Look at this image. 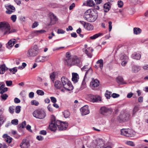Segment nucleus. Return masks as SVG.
<instances>
[{"mask_svg":"<svg viewBox=\"0 0 148 148\" xmlns=\"http://www.w3.org/2000/svg\"><path fill=\"white\" fill-rule=\"evenodd\" d=\"M85 19L90 22H94L97 18L98 13L97 12L93 10L89 9L85 13Z\"/></svg>","mask_w":148,"mask_h":148,"instance_id":"nucleus-1","label":"nucleus"},{"mask_svg":"<svg viewBox=\"0 0 148 148\" xmlns=\"http://www.w3.org/2000/svg\"><path fill=\"white\" fill-rule=\"evenodd\" d=\"M61 80L64 90L70 91L73 89V87L71 82L66 77H62L61 78Z\"/></svg>","mask_w":148,"mask_h":148,"instance_id":"nucleus-2","label":"nucleus"},{"mask_svg":"<svg viewBox=\"0 0 148 148\" xmlns=\"http://www.w3.org/2000/svg\"><path fill=\"white\" fill-rule=\"evenodd\" d=\"M10 27L9 24L5 21L0 22V31L4 32V34L10 33Z\"/></svg>","mask_w":148,"mask_h":148,"instance_id":"nucleus-3","label":"nucleus"},{"mask_svg":"<svg viewBox=\"0 0 148 148\" xmlns=\"http://www.w3.org/2000/svg\"><path fill=\"white\" fill-rule=\"evenodd\" d=\"M34 117L37 119H43L46 116V113L42 110H37L34 111L33 113Z\"/></svg>","mask_w":148,"mask_h":148,"instance_id":"nucleus-4","label":"nucleus"},{"mask_svg":"<svg viewBox=\"0 0 148 148\" xmlns=\"http://www.w3.org/2000/svg\"><path fill=\"white\" fill-rule=\"evenodd\" d=\"M38 49L36 45L30 48L27 51V56L28 57H32L36 56L38 53Z\"/></svg>","mask_w":148,"mask_h":148,"instance_id":"nucleus-5","label":"nucleus"},{"mask_svg":"<svg viewBox=\"0 0 148 148\" xmlns=\"http://www.w3.org/2000/svg\"><path fill=\"white\" fill-rule=\"evenodd\" d=\"M121 134L127 137H132L134 134V131L130 129H122L121 130Z\"/></svg>","mask_w":148,"mask_h":148,"instance_id":"nucleus-6","label":"nucleus"},{"mask_svg":"<svg viewBox=\"0 0 148 148\" xmlns=\"http://www.w3.org/2000/svg\"><path fill=\"white\" fill-rule=\"evenodd\" d=\"M104 144L103 141L102 139L98 138L94 141L92 143V145L94 148H100L103 146Z\"/></svg>","mask_w":148,"mask_h":148,"instance_id":"nucleus-7","label":"nucleus"},{"mask_svg":"<svg viewBox=\"0 0 148 148\" xmlns=\"http://www.w3.org/2000/svg\"><path fill=\"white\" fill-rule=\"evenodd\" d=\"M99 85V82L97 79L92 78L90 83V87L93 90H96Z\"/></svg>","mask_w":148,"mask_h":148,"instance_id":"nucleus-8","label":"nucleus"},{"mask_svg":"<svg viewBox=\"0 0 148 148\" xmlns=\"http://www.w3.org/2000/svg\"><path fill=\"white\" fill-rule=\"evenodd\" d=\"M54 85L55 88L57 89L60 90V91L62 92L65 91L64 89L63 88V86L61 82L59 80H56L55 82Z\"/></svg>","mask_w":148,"mask_h":148,"instance_id":"nucleus-9","label":"nucleus"},{"mask_svg":"<svg viewBox=\"0 0 148 148\" xmlns=\"http://www.w3.org/2000/svg\"><path fill=\"white\" fill-rule=\"evenodd\" d=\"M88 99L90 101L93 103L98 102L99 101H101L99 96H96L92 95H90L89 96Z\"/></svg>","mask_w":148,"mask_h":148,"instance_id":"nucleus-10","label":"nucleus"},{"mask_svg":"<svg viewBox=\"0 0 148 148\" xmlns=\"http://www.w3.org/2000/svg\"><path fill=\"white\" fill-rule=\"evenodd\" d=\"M29 146V142L26 139H23L20 145L21 148H28Z\"/></svg>","mask_w":148,"mask_h":148,"instance_id":"nucleus-11","label":"nucleus"},{"mask_svg":"<svg viewBox=\"0 0 148 148\" xmlns=\"http://www.w3.org/2000/svg\"><path fill=\"white\" fill-rule=\"evenodd\" d=\"M49 59V57L39 56L37 57L35 61L36 62H44L47 60Z\"/></svg>","mask_w":148,"mask_h":148,"instance_id":"nucleus-12","label":"nucleus"},{"mask_svg":"<svg viewBox=\"0 0 148 148\" xmlns=\"http://www.w3.org/2000/svg\"><path fill=\"white\" fill-rule=\"evenodd\" d=\"M80 111L82 115H85L89 113L88 106L86 105L80 109Z\"/></svg>","mask_w":148,"mask_h":148,"instance_id":"nucleus-13","label":"nucleus"},{"mask_svg":"<svg viewBox=\"0 0 148 148\" xmlns=\"http://www.w3.org/2000/svg\"><path fill=\"white\" fill-rule=\"evenodd\" d=\"M112 112V109L111 108H107L105 107H101L100 110V113L103 115H106V114Z\"/></svg>","mask_w":148,"mask_h":148,"instance_id":"nucleus-14","label":"nucleus"},{"mask_svg":"<svg viewBox=\"0 0 148 148\" xmlns=\"http://www.w3.org/2000/svg\"><path fill=\"white\" fill-rule=\"evenodd\" d=\"M129 115L128 114L124 113L121 114L119 116V121L120 122H124L128 119Z\"/></svg>","mask_w":148,"mask_h":148,"instance_id":"nucleus-15","label":"nucleus"},{"mask_svg":"<svg viewBox=\"0 0 148 148\" xmlns=\"http://www.w3.org/2000/svg\"><path fill=\"white\" fill-rule=\"evenodd\" d=\"M50 23L49 25H52L55 24L57 21V18L52 13H50Z\"/></svg>","mask_w":148,"mask_h":148,"instance_id":"nucleus-16","label":"nucleus"},{"mask_svg":"<svg viewBox=\"0 0 148 148\" xmlns=\"http://www.w3.org/2000/svg\"><path fill=\"white\" fill-rule=\"evenodd\" d=\"M120 58L121 60H124L122 62L121 64L122 66H125L127 62L128 59V57L126 55H124L121 56Z\"/></svg>","mask_w":148,"mask_h":148,"instance_id":"nucleus-17","label":"nucleus"},{"mask_svg":"<svg viewBox=\"0 0 148 148\" xmlns=\"http://www.w3.org/2000/svg\"><path fill=\"white\" fill-rule=\"evenodd\" d=\"M68 126V123L66 122H62L60 126L59 127V129L60 130H65Z\"/></svg>","mask_w":148,"mask_h":148,"instance_id":"nucleus-18","label":"nucleus"},{"mask_svg":"<svg viewBox=\"0 0 148 148\" xmlns=\"http://www.w3.org/2000/svg\"><path fill=\"white\" fill-rule=\"evenodd\" d=\"M16 42V41L15 39H11L8 42L7 44V47L8 48H9L8 47H12Z\"/></svg>","mask_w":148,"mask_h":148,"instance_id":"nucleus-19","label":"nucleus"},{"mask_svg":"<svg viewBox=\"0 0 148 148\" xmlns=\"http://www.w3.org/2000/svg\"><path fill=\"white\" fill-rule=\"evenodd\" d=\"M49 128L52 131H55L57 129V126L56 125V123H54L53 121L49 125Z\"/></svg>","mask_w":148,"mask_h":148,"instance_id":"nucleus-20","label":"nucleus"},{"mask_svg":"<svg viewBox=\"0 0 148 148\" xmlns=\"http://www.w3.org/2000/svg\"><path fill=\"white\" fill-rule=\"evenodd\" d=\"M79 78V75L77 73H72V81H73L74 83H76L77 82Z\"/></svg>","mask_w":148,"mask_h":148,"instance_id":"nucleus-21","label":"nucleus"},{"mask_svg":"<svg viewBox=\"0 0 148 148\" xmlns=\"http://www.w3.org/2000/svg\"><path fill=\"white\" fill-rule=\"evenodd\" d=\"M93 51V49L90 48L89 49V50L87 49H85V53L88 57L91 58L92 56V53Z\"/></svg>","mask_w":148,"mask_h":148,"instance_id":"nucleus-22","label":"nucleus"},{"mask_svg":"<svg viewBox=\"0 0 148 148\" xmlns=\"http://www.w3.org/2000/svg\"><path fill=\"white\" fill-rule=\"evenodd\" d=\"M3 137L5 138V141L6 142L9 143H10L11 142L12 140V138L9 136H8L7 134H4L3 135Z\"/></svg>","mask_w":148,"mask_h":148,"instance_id":"nucleus-23","label":"nucleus"},{"mask_svg":"<svg viewBox=\"0 0 148 148\" xmlns=\"http://www.w3.org/2000/svg\"><path fill=\"white\" fill-rule=\"evenodd\" d=\"M141 55L140 53H135L132 54L131 57L133 59L139 60L140 59Z\"/></svg>","mask_w":148,"mask_h":148,"instance_id":"nucleus-24","label":"nucleus"},{"mask_svg":"<svg viewBox=\"0 0 148 148\" xmlns=\"http://www.w3.org/2000/svg\"><path fill=\"white\" fill-rule=\"evenodd\" d=\"M140 67L136 66H133L132 67V72L137 73L140 70Z\"/></svg>","mask_w":148,"mask_h":148,"instance_id":"nucleus-25","label":"nucleus"},{"mask_svg":"<svg viewBox=\"0 0 148 148\" xmlns=\"http://www.w3.org/2000/svg\"><path fill=\"white\" fill-rule=\"evenodd\" d=\"M110 3H108L104 4L103 7L104 11L105 12H107L109 10L110 8Z\"/></svg>","mask_w":148,"mask_h":148,"instance_id":"nucleus-26","label":"nucleus"},{"mask_svg":"<svg viewBox=\"0 0 148 148\" xmlns=\"http://www.w3.org/2000/svg\"><path fill=\"white\" fill-rule=\"evenodd\" d=\"M57 74V73L55 72H53L51 73L50 74V78L53 82H54L56 76V75Z\"/></svg>","mask_w":148,"mask_h":148,"instance_id":"nucleus-27","label":"nucleus"},{"mask_svg":"<svg viewBox=\"0 0 148 148\" xmlns=\"http://www.w3.org/2000/svg\"><path fill=\"white\" fill-rule=\"evenodd\" d=\"M79 62V60L76 57H74L72 58L73 65H75L76 64H78Z\"/></svg>","mask_w":148,"mask_h":148,"instance_id":"nucleus-28","label":"nucleus"},{"mask_svg":"<svg viewBox=\"0 0 148 148\" xmlns=\"http://www.w3.org/2000/svg\"><path fill=\"white\" fill-rule=\"evenodd\" d=\"M116 81L118 83L120 84H123L125 83L124 82L123 78L121 76L118 77L116 78Z\"/></svg>","mask_w":148,"mask_h":148,"instance_id":"nucleus-29","label":"nucleus"},{"mask_svg":"<svg viewBox=\"0 0 148 148\" xmlns=\"http://www.w3.org/2000/svg\"><path fill=\"white\" fill-rule=\"evenodd\" d=\"M103 35V33H99L97 34H96L92 36H91L90 37V39L92 40H94L96 38H97L99 36H102Z\"/></svg>","mask_w":148,"mask_h":148,"instance_id":"nucleus-30","label":"nucleus"},{"mask_svg":"<svg viewBox=\"0 0 148 148\" xmlns=\"http://www.w3.org/2000/svg\"><path fill=\"white\" fill-rule=\"evenodd\" d=\"M65 63L68 66H71L72 64V58L67 59L65 60Z\"/></svg>","mask_w":148,"mask_h":148,"instance_id":"nucleus-31","label":"nucleus"},{"mask_svg":"<svg viewBox=\"0 0 148 148\" xmlns=\"http://www.w3.org/2000/svg\"><path fill=\"white\" fill-rule=\"evenodd\" d=\"M85 28L88 30H91L93 29V26L90 24L87 23Z\"/></svg>","mask_w":148,"mask_h":148,"instance_id":"nucleus-32","label":"nucleus"},{"mask_svg":"<svg viewBox=\"0 0 148 148\" xmlns=\"http://www.w3.org/2000/svg\"><path fill=\"white\" fill-rule=\"evenodd\" d=\"M134 33V34H140L141 32V30L139 28L135 27L133 29Z\"/></svg>","mask_w":148,"mask_h":148,"instance_id":"nucleus-33","label":"nucleus"},{"mask_svg":"<svg viewBox=\"0 0 148 148\" xmlns=\"http://www.w3.org/2000/svg\"><path fill=\"white\" fill-rule=\"evenodd\" d=\"M96 64H99V66L101 69H102L103 66V60L102 59H101L98 60L96 62Z\"/></svg>","mask_w":148,"mask_h":148,"instance_id":"nucleus-34","label":"nucleus"},{"mask_svg":"<svg viewBox=\"0 0 148 148\" xmlns=\"http://www.w3.org/2000/svg\"><path fill=\"white\" fill-rule=\"evenodd\" d=\"M87 5L90 7H92L95 5V3L93 1L91 0L87 1Z\"/></svg>","mask_w":148,"mask_h":148,"instance_id":"nucleus-35","label":"nucleus"},{"mask_svg":"<svg viewBox=\"0 0 148 148\" xmlns=\"http://www.w3.org/2000/svg\"><path fill=\"white\" fill-rule=\"evenodd\" d=\"M6 67L4 65H2L0 68V73L3 74L5 72L6 70Z\"/></svg>","mask_w":148,"mask_h":148,"instance_id":"nucleus-36","label":"nucleus"},{"mask_svg":"<svg viewBox=\"0 0 148 148\" xmlns=\"http://www.w3.org/2000/svg\"><path fill=\"white\" fill-rule=\"evenodd\" d=\"M139 110V107L138 106H135L132 112V115L134 116L135 115L136 112H137Z\"/></svg>","mask_w":148,"mask_h":148,"instance_id":"nucleus-37","label":"nucleus"},{"mask_svg":"<svg viewBox=\"0 0 148 148\" xmlns=\"http://www.w3.org/2000/svg\"><path fill=\"white\" fill-rule=\"evenodd\" d=\"M86 72L85 75L84 76V78H85L86 77V75L87 74H90L92 73V69L91 68V67H90L89 69L87 70L86 71Z\"/></svg>","mask_w":148,"mask_h":148,"instance_id":"nucleus-38","label":"nucleus"},{"mask_svg":"<svg viewBox=\"0 0 148 148\" xmlns=\"http://www.w3.org/2000/svg\"><path fill=\"white\" fill-rule=\"evenodd\" d=\"M64 116L65 118H68L70 115V114L69 112L67 110H65L64 112Z\"/></svg>","mask_w":148,"mask_h":148,"instance_id":"nucleus-39","label":"nucleus"},{"mask_svg":"<svg viewBox=\"0 0 148 148\" xmlns=\"http://www.w3.org/2000/svg\"><path fill=\"white\" fill-rule=\"evenodd\" d=\"M126 143L127 145L132 147H134L135 145L134 143L132 141H127L126 142Z\"/></svg>","mask_w":148,"mask_h":148,"instance_id":"nucleus-40","label":"nucleus"},{"mask_svg":"<svg viewBox=\"0 0 148 148\" xmlns=\"http://www.w3.org/2000/svg\"><path fill=\"white\" fill-rule=\"evenodd\" d=\"M2 95L1 96V97L2 99V100H5L6 99L8 96L6 94H2Z\"/></svg>","mask_w":148,"mask_h":148,"instance_id":"nucleus-41","label":"nucleus"},{"mask_svg":"<svg viewBox=\"0 0 148 148\" xmlns=\"http://www.w3.org/2000/svg\"><path fill=\"white\" fill-rule=\"evenodd\" d=\"M46 31L44 30H40L35 31L34 32V33L36 34H42L45 32Z\"/></svg>","mask_w":148,"mask_h":148,"instance_id":"nucleus-42","label":"nucleus"},{"mask_svg":"<svg viewBox=\"0 0 148 148\" xmlns=\"http://www.w3.org/2000/svg\"><path fill=\"white\" fill-rule=\"evenodd\" d=\"M37 93L40 95H43L44 94V92L42 90H38L36 91Z\"/></svg>","mask_w":148,"mask_h":148,"instance_id":"nucleus-43","label":"nucleus"},{"mask_svg":"<svg viewBox=\"0 0 148 148\" xmlns=\"http://www.w3.org/2000/svg\"><path fill=\"white\" fill-rule=\"evenodd\" d=\"M31 104L32 105H35L37 106L39 104V103L35 100H33L31 101Z\"/></svg>","mask_w":148,"mask_h":148,"instance_id":"nucleus-44","label":"nucleus"},{"mask_svg":"<svg viewBox=\"0 0 148 148\" xmlns=\"http://www.w3.org/2000/svg\"><path fill=\"white\" fill-rule=\"evenodd\" d=\"M21 107L20 106H18L16 107L15 108V112L16 113H19L21 111Z\"/></svg>","mask_w":148,"mask_h":148,"instance_id":"nucleus-45","label":"nucleus"},{"mask_svg":"<svg viewBox=\"0 0 148 148\" xmlns=\"http://www.w3.org/2000/svg\"><path fill=\"white\" fill-rule=\"evenodd\" d=\"M18 122V120L16 119L12 120L11 121L12 124L15 125H17Z\"/></svg>","mask_w":148,"mask_h":148,"instance_id":"nucleus-46","label":"nucleus"},{"mask_svg":"<svg viewBox=\"0 0 148 148\" xmlns=\"http://www.w3.org/2000/svg\"><path fill=\"white\" fill-rule=\"evenodd\" d=\"M10 72H12V73L14 74L17 71V69L16 67L14 68L13 69H9Z\"/></svg>","mask_w":148,"mask_h":148,"instance_id":"nucleus-47","label":"nucleus"},{"mask_svg":"<svg viewBox=\"0 0 148 148\" xmlns=\"http://www.w3.org/2000/svg\"><path fill=\"white\" fill-rule=\"evenodd\" d=\"M62 123V122L59 120H57L56 121V126L57 127H58V128H59V127L61 125V123Z\"/></svg>","mask_w":148,"mask_h":148,"instance_id":"nucleus-48","label":"nucleus"},{"mask_svg":"<svg viewBox=\"0 0 148 148\" xmlns=\"http://www.w3.org/2000/svg\"><path fill=\"white\" fill-rule=\"evenodd\" d=\"M85 78H84L82 83L81 88L82 89L86 87V84L85 82Z\"/></svg>","mask_w":148,"mask_h":148,"instance_id":"nucleus-49","label":"nucleus"},{"mask_svg":"<svg viewBox=\"0 0 148 148\" xmlns=\"http://www.w3.org/2000/svg\"><path fill=\"white\" fill-rule=\"evenodd\" d=\"M118 5L119 8H121L123 5V2L121 1H119L118 2Z\"/></svg>","mask_w":148,"mask_h":148,"instance_id":"nucleus-50","label":"nucleus"},{"mask_svg":"<svg viewBox=\"0 0 148 148\" xmlns=\"http://www.w3.org/2000/svg\"><path fill=\"white\" fill-rule=\"evenodd\" d=\"M9 111L12 114L14 112V109L13 106H10L9 107Z\"/></svg>","mask_w":148,"mask_h":148,"instance_id":"nucleus-51","label":"nucleus"},{"mask_svg":"<svg viewBox=\"0 0 148 148\" xmlns=\"http://www.w3.org/2000/svg\"><path fill=\"white\" fill-rule=\"evenodd\" d=\"M16 19V15H13L11 17V19L13 22H15Z\"/></svg>","mask_w":148,"mask_h":148,"instance_id":"nucleus-52","label":"nucleus"},{"mask_svg":"<svg viewBox=\"0 0 148 148\" xmlns=\"http://www.w3.org/2000/svg\"><path fill=\"white\" fill-rule=\"evenodd\" d=\"M51 101L53 103H56L57 101V100L56 98L53 97H50Z\"/></svg>","mask_w":148,"mask_h":148,"instance_id":"nucleus-53","label":"nucleus"},{"mask_svg":"<svg viewBox=\"0 0 148 148\" xmlns=\"http://www.w3.org/2000/svg\"><path fill=\"white\" fill-rule=\"evenodd\" d=\"M5 120L3 119V117H0V127L4 123Z\"/></svg>","mask_w":148,"mask_h":148,"instance_id":"nucleus-54","label":"nucleus"},{"mask_svg":"<svg viewBox=\"0 0 148 148\" xmlns=\"http://www.w3.org/2000/svg\"><path fill=\"white\" fill-rule=\"evenodd\" d=\"M6 83L8 86H10L12 85V82L11 81H7Z\"/></svg>","mask_w":148,"mask_h":148,"instance_id":"nucleus-55","label":"nucleus"},{"mask_svg":"<svg viewBox=\"0 0 148 148\" xmlns=\"http://www.w3.org/2000/svg\"><path fill=\"white\" fill-rule=\"evenodd\" d=\"M8 88H3V90H2L0 92V93L1 94H3L5 92L8 91Z\"/></svg>","mask_w":148,"mask_h":148,"instance_id":"nucleus-56","label":"nucleus"},{"mask_svg":"<svg viewBox=\"0 0 148 148\" xmlns=\"http://www.w3.org/2000/svg\"><path fill=\"white\" fill-rule=\"evenodd\" d=\"M7 9H9L13 11H14L15 9V8L13 6L11 5H9Z\"/></svg>","mask_w":148,"mask_h":148,"instance_id":"nucleus-57","label":"nucleus"},{"mask_svg":"<svg viewBox=\"0 0 148 148\" xmlns=\"http://www.w3.org/2000/svg\"><path fill=\"white\" fill-rule=\"evenodd\" d=\"M47 109L50 112H52L53 111L52 106L50 104H49L47 106Z\"/></svg>","mask_w":148,"mask_h":148,"instance_id":"nucleus-58","label":"nucleus"},{"mask_svg":"<svg viewBox=\"0 0 148 148\" xmlns=\"http://www.w3.org/2000/svg\"><path fill=\"white\" fill-rule=\"evenodd\" d=\"M26 125V122L25 121H23L21 125H20V127H21L22 128H24Z\"/></svg>","mask_w":148,"mask_h":148,"instance_id":"nucleus-59","label":"nucleus"},{"mask_svg":"<svg viewBox=\"0 0 148 148\" xmlns=\"http://www.w3.org/2000/svg\"><path fill=\"white\" fill-rule=\"evenodd\" d=\"M36 139L39 140H43V137L41 135L38 136L36 137Z\"/></svg>","mask_w":148,"mask_h":148,"instance_id":"nucleus-60","label":"nucleus"},{"mask_svg":"<svg viewBox=\"0 0 148 148\" xmlns=\"http://www.w3.org/2000/svg\"><path fill=\"white\" fill-rule=\"evenodd\" d=\"M38 25L37 22H35L33 24L32 26V27L33 28L37 27Z\"/></svg>","mask_w":148,"mask_h":148,"instance_id":"nucleus-61","label":"nucleus"},{"mask_svg":"<svg viewBox=\"0 0 148 148\" xmlns=\"http://www.w3.org/2000/svg\"><path fill=\"white\" fill-rule=\"evenodd\" d=\"M112 23L111 21H109L108 22L109 24V32H110L111 29H112Z\"/></svg>","mask_w":148,"mask_h":148,"instance_id":"nucleus-62","label":"nucleus"},{"mask_svg":"<svg viewBox=\"0 0 148 148\" xmlns=\"http://www.w3.org/2000/svg\"><path fill=\"white\" fill-rule=\"evenodd\" d=\"M34 96V93L33 92H30L29 94V96L30 98H33Z\"/></svg>","mask_w":148,"mask_h":148,"instance_id":"nucleus-63","label":"nucleus"},{"mask_svg":"<svg viewBox=\"0 0 148 148\" xmlns=\"http://www.w3.org/2000/svg\"><path fill=\"white\" fill-rule=\"evenodd\" d=\"M40 134H42L43 135H45L47 134V132L46 131L44 130H42L40 131Z\"/></svg>","mask_w":148,"mask_h":148,"instance_id":"nucleus-64","label":"nucleus"}]
</instances>
